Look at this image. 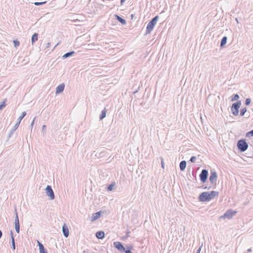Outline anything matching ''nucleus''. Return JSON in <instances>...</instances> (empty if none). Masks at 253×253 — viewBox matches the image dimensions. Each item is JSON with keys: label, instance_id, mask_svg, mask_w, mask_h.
<instances>
[{"label": "nucleus", "instance_id": "1", "mask_svg": "<svg viewBox=\"0 0 253 253\" xmlns=\"http://www.w3.org/2000/svg\"><path fill=\"white\" fill-rule=\"evenodd\" d=\"M219 192L215 191L211 192H203L199 196V200L201 202H208L218 195Z\"/></svg>", "mask_w": 253, "mask_h": 253}, {"label": "nucleus", "instance_id": "2", "mask_svg": "<svg viewBox=\"0 0 253 253\" xmlns=\"http://www.w3.org/2000/svg\"><path fill=\"white\" fill-rule=\"evenodd\" d=\"M159 18V16L157 15L153 18L148 23L146 27V34H150L153 30L154 27L156 25Z\"/></svg>", "mask_w": 253, "mask_h": 253}, {"label": "nucleus", "instance_id": "3", "mask_svg": "<svg viewBox=\"0 0 253 253\" xmlns=\"http://www.w3.org/2000/svg\"><path fill=\"white\" fill-rule=\"evenodd\" d=\"M237 145L238 150L241 152H245L247 150L249 146L245 139H242L238 140Z\"/></svg>", "mask_w": 253, "mask_h": 253}, {"label": "nucleus", "instance_id": "4", "mask_svg": "<svg viewBox=\"0 0 253 253\" xmlns=\"http://www.w3.org/2000/svg\"><path fill=\"white\" fill-rule=\"evenodd\" d=\"M241 105V101H238L232 104L231 106V111L234 116H237L239 114V109Z\"/></svg>", "mask_w": 253, "mask_h": 253}, {"label": "nucleus", "instance_id": "5", "mask_svg": "<svg viewBox=\"0 0 253 253\" xmlns=\"http://www.w3.org/2000/svg\"><path fill=\"white\" fill-rule=\"evenodd\" d=\"M217 178V174L216 172L213 169L211 170L209 180L210 181L211 184H213L214 185L216 184Z\"/></svg>", "mask_w": 253, "mask_h": 253}, {"label": "nucleus", "instance_id": "6", "mask_svg": "<svg viewBox=\"0 0 253 253\" xmlns=\"http://www.w3.org/2000/svg\"><path fill=\"white\" fill-rule=\"evenodd\" d=\"M209 175L208 171L206 169H202L199 175L200 179L201 182L205 183L206 182Z\"/></svg>", "mask_w": 253, "mask_h": 253}, {"label": "nucleus", "instance_id": "7", "mask_svg": "<svg viewBox=\"0 0 253 253\" xmlns=\"http://www.w3.org/2000/svg\"><path fill=\"white\" fill-rule=\"evenodd\" d=\"M45 192L47 196H48L49 197L50 200H52L54 199V193L51 186L47 185L46 186L45 188Z\"/></svg>", "mask_w": 253, "mask_h": 253}, {"label": "nucleus", "instance_id": "8", "mask_svg": "<svg viewBox=\"0 0 253 253\" xmlns=\"http://www.w3.org/2000/svg\"><path fill=\"white\" fill-rule=\"evenodd\" d=\"M236 213V211L230 209L227 211L223 215V217L230 219Z\"/></svg>", "mask_w": 253, "mask_h": 253}, {"label": "nucleus", "instance_id": "9", "mask_svg": "<svg viewBox=\"0 0 253 253\" xmlns=\"http://www.w3.org/2000/svg\"><path fill=\"white\" fill-rule=\"evenodd\" d=\"M26 112H23L21 115L19 117L18 119V122L16 123V124L14 125L13 126V130H16L17 128L18 127L21 121V120L24 118V117L26 115Z\"/></svg>", "mask_w": 253, "mask_h": 253}, {"label": "nucleus", "instance_id": "10", "mask_svg": "<svg viewBox=\"0 0 253 253\" xmlns=\"http://www.w3.org/2000/svg\"><path fill=\"white\" fill-rule=\"evenodd\" d=\"M114 246L119 251H124L125 252V251H126L125 248L123 246L122 244L120 242H114Z\"/></svg>", "mask_w": 253, "mask_h": 253}, {"label": "nucleus", "instance_id": "11", "mask_svg": "<svg viewBox=\"0 0 253 253\" xmlns=\"http://www.w3.org/2000/svg\"><path fill=\"white\" fill-rule=\"evenodd\" d=\"M101 211H99L93 213L91 217V221H94L98 219L101 216Z\"/></svg>", "mask_w": 253, "mask_h": 253}, {"label": "nucleus", "instance_id": "12", "mask_svg": "<svg viewBox=\"0 0 253 253\" xmlns=\"http://www.w3.org/2000/svg\"><path fill=\"white\" fill-rule=\"evenodd\" d=\"M65 87V85L64 84H61L58 85L56 88V94H59L62 93Z\"/></svg>", "mask_w": 253, "mask_h": 253}, {"label": "nucleus", "instance_id": "13", "mask_svg": "<svg viewBox=\"0 0 253 253\" xmlns=\"http://www.w3.org/2000/svg\"><path fill=\"white\" fill-rule=\"evenodd\" d=\"M62 232L64 236L65 237H68L69 235V232L68 228L67 226H66L65 224L62 227Z\"/></svg>", "mask_w": 253, "mask_h": 253}, {"label": "nucleus", "instance_id": "14", "mask_svg": "<svg viewBox=\"0 0 253 253\" xmlns=\"http://www.w3.org/2000/svg\"><path fill=\"white\" fill-rule=\"evenodd\" d=\"M38 242V245L39 246V250L40 253H47V252L46 250L44 248L43 245L40 243V242Z\"/></svg>", "mask_w": 253, "mask_h": 253}, {"label": "nucleus", "instance_id": "15", "mask_svg": "<svg viewBox=\"0 0 253 253\" xmlns=\"http://www.w3.org/2000/svg\"><path fill=\"white\" fill-rule=\"evenodd\" d=\"M105 233L103 231H99L96 233V237L99 239H102L104 238Z\"/></svg>", "mask_w": 253, "mask_h": 253}, {"label": "nucleus", "instance_id": "16", "mask_svg": "<svg viewBox=\"0 0 253 253\" xmlns=\"http://www.w3.org/2000/svg\"><path fill=\"white\" fill-rule=\"evenodd\" d=\"M38 33H34L31 38V42L32 44L33 45L34 43L38 41Z\"/></svg>", "mask_w": 253, "mask_h": 253}, {"label": "nucleus", "instance_id": "17", "mask_svg": "<svg viewBox=\"0 0 253 253\" xmlns=\"http://www.w3.org/2000/svg\"><path fill=\"white\" fill-rule=\"evenodd\" d=\"M186 167V162L185 161H182L179 164L180 169L181 171H183Z\"/></svg>", "mask_w": 253, "mask_h": 253}, {"label": "nucleus", "instance_id": "18", "mask_svg": "<svg viewBox=\"0 0 253 253\" xmlns=\"http://www.w3.org/2000/svg\"><path fill=\"white\" fill-rule=\"evenodd\" d=\"M116 186V183L115 182H112L111 183V184L108 185L107 186V190L108 191H111L113 190V189L114 188V187Z\"/></svg>", "mask_w": 253, "mask_h": 253}, {"label": "nucleus", "instance_id": "19", "mask_svg": "<svg viewBox=\"0 0 253 253\" xmlns=\"http://www.w3.org/2000/svg\"><path fill=\"white\" fill-rule=\"evenodd\" d=\"M115 16H116L117 20L119 22H120L121 24H122L123 25H125L126 24V21L125 19L121 17L120 16H118V15H115Z\"/></svg>", "mask_w": 253, "mask_h": 253}, {"label": "nucleus", "instance_id": "20", "mask_svg": "<svg viewBox=\"0 0 253 253\" xmlns=\"http://www.w3.org/2000/svg\"><path fill=\"white\" fill-rule=\"evenodd\" d=\"M227 40V38L226 36L223 37L220 42V47H223L226 43Z\"/></svg>", "mask_w": 253, "mask_h": 253}, {"label": "nucleus", "instance_id": "21", "mask_svg": "<svg viewBox=\"0 0 253 253\" xmlns=\"http://www.w3.org/2000/svg\"><path fill=\"white\" fill-rule=\"evenodd\" d=\"M74 53H75V51H74L67 52L63 55L62 58L63 59L67 58V57L72 56Z\"/></svg>", "mask_w": 253, "mask_h": 253}, {"label": "nucleus", "instance_id": "22", "mask_svg": "<svg viewBox=\"0 0 253 253\" xmlns=\"http://www.w3.org/2000/svg\"><path fill=\"white\" fill-rule=\"evenodd\" d=\"M15 220H14V224H15V225H20L19 217H18V213H17L16 209L15 210Z\"/></svg>", "mask_w": 253, "mask_h": 253}, {"label": "nucleus", "instance_id": "23", "mask_svg": "<svg viewBox=\"0 0 253 253\" xmlns=\"http://www.w3.org/2000/svg\"><path fill=\"white\" fill-rule=\"evenodd\" d=\"M106 116V110L104 108L102 111L99 116L100 120H103Z\"/></svg>", "mask_w": 253, "mask_h": 253}, {"label": "nucleus", "instance_id": "24", "mask_svg": "<svg viewBox=\"0 0 253 253\" xmlns=\"http://www.w3.org/2000/svg\"><path fill=\"white\" fill-rule=\"evenodd\" d=\"M239 98V96L237 94H234L232 95L231 98V101L237 100Z\"/></svg>", "mask_w": 253, "mask_h": 253}, {"label": "nucleus", "instance_id": "25", "mask_svg": "<svg viewBox=\"0 0 253 253\" xmlns=\"http://www.w3.org/2000/svg\"><path fill=\"white\" fill-rule=\"evenodd\" d=\"M247 112V108H243L240 110V115L241 116H243L245 113Z\"/></svg>", "mask_w": 253, "mask_h": 253}, {"label": "nucleus", "instance_id": "26", "mask_svg": "<svg viewBox=\"0 0 253 253\" xmlns=\"http://www.w3.org/2000/svg\"><path fill=\"white\" fill-rule=\"evenodd\" d=\"M11 245H12V248L13 250L15 249V241L14 237H12V239H11Z\"/></svg>", "mask_w": 253, "mask_h": 253}, {"label": "nucleus", "instance_id": "27", "mask_svg": "<svg viewBox=\"0 0 253 253\" xmlns=\"http://www.w3.org/2000/svg\"><path fill=\"white\" fill-rule=\"evenodd\" d=\"M13 43L15 47H17L20 45V42L17 40L13 41Z\"/></svg>", "mask_w": 253, "mask_h": 253}, {"label": "nucleus", "instance_id": "28", "mask_svg": "<svg viewBox=\"0 0 253 253\" xmlns=\"http://www.w3.org/2000/svg\"><path fill=\"white\" fill-rule=\"evenodd\" d=\"M46 2V1H42V2H35L34 3V4L35 5L39 6V5H41L45 3Z\"/></svg>", "mask_w": 253, "mask_h": 253}, {"label": "nucleus", "instance_id": "29", "mask_svg": "<svg viewBox=\"0 0 253 253\" xmlns=\"http://www.w3.org/2000/svg\"><path fill=\"white\" fill-rule=\"evenodd\" d=\"M251 136H253V129L246 133V137H250Z\"/></svg>", "mask_w": 253, "mask_h": 253}, {"label": "nucleus", "instance_id": "30", "mask_svg": "<svg viewBox=\"0 0 253 253\" xmlns=\"http://www.w3.org/2000/svg\"><path fill=\"white\" fill-rule=\"evenodd\" d=\"M251 102V99H250V98H247V99H246V101H245V105H246V106H248V105H249L250 104Z\"/></svg>", "mask_w": 253, "mask_h": 253}, {"label": "nucleus", "instance_id": "31", "mask_svg": "<svg viewBox=\"0 0 253 253\" xmlns=\"http://www.w3.org/2000/svg\"><path fill=\"white\" fill-rule=\"evenodd\" d=\"M15 228L16 232L17 233H19V231H20V225H15Z\"/></svg>", "mask_w": 253, "mask_h": 253}, {"label": "nucleus", "instance_id": "32", "mask_svg": "<svg viewBox=\"0 0 253 253\" xmlns=\"http://www.w3.org/2000/svg\"><path fill=\"white\" fill-rule=\"evenodd\" d=\"M196 159H197L196 157H195V156H192V157H191L190 161L192 163H194V162H195V161H196Z\"/></svg>", "mask_w": 253, "mask_h": 253}, {"label": "nucleus", "instance_id": "33", "mask_svg": "<svg viewBox=\"0 0 253 253\" xmlns=\"http://www.w3.org/2000/svg\"><path fill=\"white\" fill-rule=\"evenodd\" d=\"M161 160L162 167L163 169H164L165 164H164V159L163 158L161 157Z\"/></svg>", "mask_w": 253, "mask_h": 253}, {"label": "nucleus", "instance_id": "34", "mask_svg": "<svg viewBox=\"0 0 253 253\" xmlns=\"http://www.w3.org/2000/svg\"><path fill=\"white\" fill-rule=\"evenodd\" d=\"M5 106V104L4 102H3L1 104H0V110L2 109L3 107Z\"/></svg>", "mask_w": 253, "mask_h": 253}, {"label": "nucleus", "instance_id": "35", "mask_svg": "<svg viewBox=\"0 0 253 253\" xmlns=\"http://www.w3.org/2000/svg\"><path fill=\"white\" fill-rule=\"evenodd\" d=\"M132 248H133V247L132 246H127L126 250H129V251H131V250L132 249Z\"/></svg>", "mask_w": 253, "mask_h": 253}, {"label": "nucleus", "instance_id": "36", "mask_svg": "<svg viewBox=\"0 0 253 253\" xmlns=\"http://www.w3.org/2000/svg\"><path fill=\"white\" fill-rule=\"evenodd\" d=\"M15 130H13V128L12 129V130L10 131L9 134V136L8 137H10L11 136V135H12V134L13 133V132L15 131Z\"/></svg>", "mask_w": 253, "mask_h": 253}, {"label": "nucleus", "instance_id": "37", "mask_svg": "<svg viewBox=\"0 0 253 253\" xmlns=\"http://www.w3.org/2000/svg\"><path fill=\"white\" fill-rule=\"evenodd\" d=\"M36 119V117H35L33 120V121L32 122L31 124V130L32 129V127L33 126V125H34V122H35V120Z\"/></svg>", "mask_w": 253, "mask_h": 253}, {"label": "nucleus", "instance_id": "38", "mask_svg": "<svg viewBox=\"0 0 253 253\" xmlns=\"http://www.w3.org/2000/svg\"><path fill=\"white\" fill-rule=\"evenodd\" d=\"M10 236L11 238L12 239V237H13V233L12 230L10 231Z\"/></svg>", "mask_w": 253, "mask_h": 253}, {"label": "nucleus", "instance_id": "39", "mask_svg": "<svg viewBox=\"0 0 253 253\" xmlns=\"http://www.w3.org/2000/svg\"><path fill=\"white\" fill-rule=\"evenodd\" d=\"M126 0H121V4L123 5Z\"/></svg>", "mask_w": 253, "mask_h": 253}, {"label": "nucleus", "instance_id": "40", "mask_svg": "<svg viewBox=\"0 0 253 253\" xmlns=\"http://www.w3.org/2000/svg\"><path fill=\"white\" fill-rule=\"evenodd\" d=\"M50 46V42L47 43V45H46V47L48 48V47H49Z\"/></svg>", "mask_w": 253, "mask_h": 253}, {"label": "nucleus", "instance_id": "41", "mask_svg": "<svg viewBox=\"0 0 253 253\" xmlns=\"http://www.w3.org/2000/svg\"><path fill=\"white\" fill-rule=\"evenodd\" d=\"M46 127V126L45 125H43L42 126V130H43Z\"/></svg>", "mask_w": 253, "mask_h": 253}, {"label": "nucleus", "instance_id": "42", "mask_svg": "<svg viewBox=\"0 0 253 253\" xmlns=\"http://www.w3.org/2000/svg\"><path fill=\"white\" fill-rule=\"evenodd\" d=\"M200 251H201V247L199 248V249L197 250L196 253H200Z\"/></svg>", "mask_w": 253, "mask_h": 253}, {"label": "nucleus", "instance_id": "43", "mask_svg": "<svg viewBox=\"0 0 253 253\" xmlns=\"http://www.w3.org/2000/svg\"><path fill=\"white\" fill-rule=\"evenodd\" d=\"M2 232H1V231L0 230V239L1 238V236H2Z\"/></svg>", "mask_w": 253, "mask_h": 253}, {"label": "nucleus", "instance_id": "44", "mask_svg": "<svg viewBox=\"0 0 253 253\" xmlns=\"http://www.w3.org/2000/svg\"><path fill=\"white\" fill-rule=\"evenodd\" d=\"M247 251H248V252H251V249H249L247 250Z\"/></svg>", "mask_w": 253, "mask_h": 253}, {"label": "nucleus", "instance_id": "45", "mask_svg": "<svg viewBox=\"0 0 253 253\" xmlns=\"http://www.w3.org/2000/svg\"><path fill=\"white\" fill-rule=\"evenodd\" d=\"M236 20L238 23V20L237 18H236Z\"/></svg>", "mask_w": 253, "mask_h": 253}]
</instances>
